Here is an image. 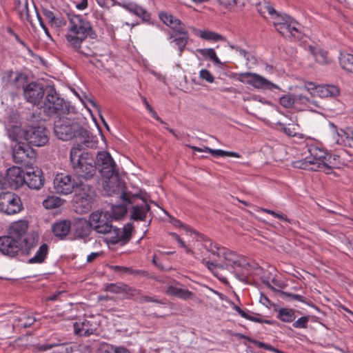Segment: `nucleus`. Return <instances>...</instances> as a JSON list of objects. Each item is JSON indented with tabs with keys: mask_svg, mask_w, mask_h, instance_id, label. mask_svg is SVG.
Segmentation results:
<instances>
[{
	"mask_svg": "<svg viewBox=\"0 0 353 353\" xmlns=\"http://www.w3.org/2000/svg\"><path fill=\"white\" fill-rule=\"evenodd\" d=\"M26 79V77L23 73L11 70L4 71L1 75V81L6 85L16 88L22 86Z\"/></svg>",
	"mask_w": 353,
	"mask_h": 353,
	"instance_id": "412c9836",
	"label": "nucleus"
},
{
	"mask_svg": "<svg viewBox=\"0 0 353 353\" xmlns=\"http://www.w3.org/2000/svg\"><path fill=\"white\" fill-rule=\"evenodd\" d=\"M335 143L344 147L353 148V129L347 131L336 132L333 136Z\"/></svg>",
	"mask_w": 353,
	"mask_h": 353,
	"instance_id": "7c9ffc66",
	"label": "nucleus"
},
{
	"mask_svg": "<svg viewBox=\"0 0 353 353\" xmlns=\"http://www.w3.org/2000/svg\"><path fill=\"white\" fill-rule=\"evenodd\" d=\"M309 51L316 63L321 65H326L331 62V59L327 56L326 51L313 46L309 47Z\"/></svg>",
	"mask_w": 353,
	"mask_h": 353,
	"instance_id": "c9c22d12",
	"label": "nucleus"
},
{
	"mask_svg": "<svg viewBox=\"0 0 353 353\" xmlns=\"http://www.w3.org/2000/svg\"><path fill=\"white\" fill-rule=\"evenodd\" d=\"M219 3L225 6H230L236 3V0H217Z\"/></svg>",
	"mask_w": 353,
	"mask_h": 353,
	"instance_id": "338daca9",
	"label": "nucleus"
},
{
	"mask_svg": "<svg viewBox=\"0 0 353 353\" xmlns=\"http://www.w3.org/2000/svg\"><path fill=\"white\" fill-rule=\"evenodd\" d=\"M280 104L285 108L291 107L294 103V99L290 95H285L280 98L279 99Z\"/></svg>",
	"mask_w": 353,
	"mask_h": 353,
	"instance_id": "5fc2aeb1",
	"label": "nucleus"
},
{
	"mask_svg": "<svg viewBox=\"0 0 353 353\" xmlns=\"http://www.w3.org/2000/svg\"><path fill=\"white\" fill-rule=\"evenodd\" d=\"M126 287L127 286L125 285H118L114 283H111L106 287V290L110 292L119 294L125 292Z\"/></svg>",
	"mask_w": 353,
	"mask_h": 353,
	"instance_id": "3c124183",
	"label": "nucleus"
},
{
	"mask_svg": "<svg viewBox=\"0 0 353 353\" xmlns=\"http://www.w3.org/2000/svg\"><path fill=\"white\" fill-rule=\"evenodd\" d=\"M196 52H199L204 59L210 60L215 64H221V62L216 55V53L213 48H201L197 49Z\"/></svg>",
	"mask_w": 353,
	"mask_h": 353,
	"instance_id": "79ce46f5",
	"label": "nucleus"
},
{
	"mask_svg": "<svg viewBox=\"0 0 353 353\" xmlns=\"http://www.w3.org/2000/svg\"><path fill=\"white\" fill-rule=\"evenodd\" d=\"M101 176L106 179L104 189L112 188V193L121 189L116 163L110 154L106 151L98 152L94 162Z\"/></svg>",
	"mask_w": 353,
	"mask_h": 353,
	"instance_id": "39448f33",
	"label": "nucleus"
},
{
	"mask_svg": "<svg viewBox=\"0 0 353 353\" xmlns=\"http://www.w3.org/2000/svg\"><path fill=\"white\" fill-rule=\"evenodd\" d=\"M150 210V205L145 202L140 205H133L130 215L131 219L134 221H145Z\"/></svg>",
	"mask_w": 353,
	"mask_h": 353,
	"instance_id": "f704fd0d",
	"label": "nucleus"
},
{
	"mask_svg": "<svg viewBox=\"0 0 353 353\" xmlns=\"http://www.w3.org/2000/svg\"><path fill=\"white\" fill-rule=\"evenodd\" d=\"M69 26L65 34L68 45L75 50L81 48L86 38L96 39L97 35L91 23L84 16L81 14H68Z\"/></svg>",
	"mask_w": 353,
	"mask_h": 353,
	"instance_id": "f03ea898",
	"label": "nucleus"
},
{
	"mask_svg": "<svg viewBox=\"0 0 353 353\" xmlns=\"http://www.w3.org/2000/svg\"><path fill=\"white\" fill-rule=\"evenodd\" d=\"M170 235L172 237L173 239H174L176 241H177L178 243L181 247H185V242L180 238V236L177 234L172 232L170 234Z\"/></svg>",
	"mask_w": 353,
	"mask_h": 353,
	"instance_id": "e2e57ef3",
	"label": "nucleus"
},
{
	"mask_svg": "<svg viewBox=\"0 0 353 353\" xmlns=\"http://www.w3.org/2000/svg\"><path fill=\"white\" fill-rule=\"evenodd\" d=\"M339 62L341 68L347 72H353V54L342 52L339 57Z\"/></svg>",
	"mask_w": 353,
	"mask_h": 353,
	"instance_id": "ea45409f",
	"label": "nucleus"
},
{
	"mask_svg": "<svg viewBox=\"0 0 353 353\" xmlns=\"http://www.w3.org/2000/svg\"><path fill=\"white\" fill-rule=\"evenodd\" d=\"M19 196L11 192L0 194V212L8 215L16 214L23 210Z\"/></svg>",
	"mask_w": 353,
	"mask_h": 353,
	"instance_id": "f8f14e48",
	"label": "nucleus"
},
{
	"mask_svg": "<svg viewBox=\"0 0 353 353\" xmlns=\"http://www.w3.org/2000/svg\"><path fill=\"white\" fill-rule=\"evenodd\" d=\"M12 157L16 163L31 168L36 159L34 150L25 143H17L12 150Z\"/></svg>",
	"mask_w": 353,
	"mask_h": 353,
	"instance_id": "9b49d317",
	"label": "nucleus"
},
{
	"mask_svg": "<svg viewBox=\"0 0 353 353\" xmlns=\"http://www.w3.org/2000/svg\"><path fill=\"white\" fill-rule=\"evenodd\" d=\"M73 228L74 235L79 239L88 237L92 228L90 220L88 221L83 218L77 219Z\"/></svg>",
	"mask_w": 353,
	"mask_h": 353,
	"instance_id": "c85d7f7f",
	"label": "nucleus"
},
{
	"mask_svg": "<svg viewBox=\"0 0 353 353\" xmlns=\"http://www.w3.org/2000/svg\"><path fill=\"white\" fill-rule=\"evenodd\" d=\"M245 319L250 320V321H253V322L263 323H266V324H268V325H271L272 323V321H270V320H263L260 317H258V316H252V315H250L249 314H247V317H245Z\"/></svg>",
	"mask_w": 353,
	"mask_h": 353,
	"instance_id": "4d7b16f0",
	"label": "nucleus"
},
{
	"mask_svg": "<svg viewBox=\"0 0 353 353\" xmlns=\"http://www.w3.org/2000/svg\"><path fill=\"white\" fill-rule=\"evenodd\" d=\"M5 129L9 139L12 141H19L21 139L25 140L26 130L21 128L19 115L17 112H11L3 119Z\"/></svg>",
	"mask_w": 353,
	"mask_h": 353,
	"instance_id": "ddd939ff",
	"label": "nucleus"
},
{
	"mask_svg": "<svg viewBox=\"0 0 353 353\" xmlns=\"http://www.w3.org/2000/svg\"><path fill=\"white\" fill-rule=\"evenodd\" d=\"M277 318L283 322L291 323L296 319L295 311L290 308H280L278 310Z\"/></svg>",
	"mask_w": 353,
	"mask_h": 353,
	"instance_id": "a19ab883",
	"label": "nucleus"
},
{
	"mask_svg": "<svg viewBox=\"0 0 353 353\" xmlns=\"http://www.w3.org/2000/svg\"><path fill=\"white\" fill-rule=\"evenodd\" d=\"M208 152H210L214 157H230L240 158L241 155L236 152L225 151L221 149L207 148Z\"/></svg>",
	"mask_w": 353,
	"mask_h": 353,
	"instance_id": "09e8293b",
	"label": "nucleus"
},
{
	"mask_svg": "<svg viewBox=\"0 0 353 353\" xmlns=\"http://www.w3.org/2000/svg\"><path fill=\"white\" fill-rule=\"evenodd\" d=\"M14 329L21 330L30 327L36 321L34 316L25 312H16L10 316Z\"/></svg>",
	"mask_w": 353,
	"mask_h": 353,
	"instance_id": "6ab92c4d",
	"label": "nucleus"
},
{
	"mask_svg": "<svg viewBox=\"0 0 353 353\" xmlns=\"http://www.w3.org/2000/svg\"><path fill=\"white\" fill-rule=\"evenodd\" d=\"M41 108L43 112L50 117L57 116L59 117L69 112L68 103L60 97L54 86L52 85L46 87V97Z\"/></svg>",
	"mask_w": 353,
	"mask_h": 353,
	"instance_id": "0eeeda50",
	"label": "nucleus"
},
{
	"mask_svg": "<svg viewBox=\"0 0 353 353\" xmlns=\"http://www.w3.org/2000/svg\"><path fill=\"white\" fill-rule=\"evenodd\" d=\"M73 327L74 334L80 336H89L97 331L96 324L86 319L74 323Z\"/></svg>",
	"mask_w": 353,
	"mask_h": 353,
	"instance_id": "393cba45",
	"label": "nucleus"
},
{
	"mask_svg": "<svg viewBox=\"0 0 353 353\" xmlns=\"http://www.w3.org/2000/svg\"><path fill=\"white\" fill-rule=\"evenodd\" d=\"M159 18L162 22L174 30L175 34L187 32L185 25L181 20L175 18L172 14L166 12H161Z\"/></svg>",
	"mask_w": 353,
	"mask_h": 353,
	"instance_id": "cd10ccee",
	"label": "nucleus"
},
{
	"mask_svg": "<svg viewBox=\"0 0 353 353\" xmlns=\"http://www.w3.org/2000/svg\"><path fill=\"white\" fill-rule=\"evenodd\" d=\"M70 160L74 174L85 180L92 179L97 170L92 155L85 152L79 144L74 145L70 150Z\"/></svg>",
	"mask_w": 353,
	"mask_h": 353,
	"instance_id": "7ed1b4c3",
	"label": "nucleus"
},
{
	"mask_svg": "<svg viewBox=\"0 0 353 353\" xmlns=\"http://www.w3.org/2000/svg\"><path fill=\"white\" fill-rule=\"evenodd\" d=\"M264 8L265 9V10L268 12V14L272 17H274V20H277L278 19V17H281L283 14H281L279 13H278L275 10L274 8L271 6L269 4H266L265 6H264Z\"/></svg>",
	"mask_w": 353,
	"mask_h": 353,
	"instance_id": "13d9d810",
	"label": "nucleus"
},
{
	"mask_svg": "<svg viewBox=\"0 0 353 353\" xmlns=\"http://www.w3.org/2000/svg\"><path fill=\"white\" fill-rule=\"evenodd\" d=\"M37 19L39 22V25L42 28V29L44 30L45 33L47 34V35H49V32H48V28L46 26V25L44 24L43 21V19L41 18V17L40 16V14L39 13H37Z\"/></svg>",
	"mask_w": 353,
	"mask_h": 353,
	"instance_id": "0e129e2a",
	"label": "nucleus"
},
{
	"mask_svg": "<svg viewBox=\"0 0 353 353\" xmlns=\"http://www.w3.org/2000/svg\"><path fill=\"white\" fill-rule=\"evenodd\" d=\"M25 140L34 146L45 145L49 140L48 132L43 125H32L26 130Z\"/></svg>",
	"mask_w": 353,
	"mask_h": 353,
	"instance_id": "2eb2a0df",
	"label": "nucleus"
},
{
	"mask_svg": "<svg viewBox=\"0 0 353 353\" xmlns=\"http://www.w3.org/2000/svg\"><path fill=\"white\" fill-rule=\"evenodd\" d=\"M165 293L168 296H175L183 300L192 299L194 296L191 291L181 288L179 283L169 285Z\"/></svg>",
	"mask_w": 353,
	"mask_h": 353,
	"instance_id": "c756f323",
	"label": "nucleus"
},
{
	"mask_svg": "<svg viewBox=\"0 0 353 353\" xmlns=\"http://www.w3.org/2000/svg\"><path fill=\"white\" fill-rule=\"evenodd\" d=\"M66 25V21L61 17L55 16L52 27L61 28Z\"/></svg>",
	"mask_w": 353,
	"mask_h": 353,
	"instance_id": "bf43d9fd",
	"label": "nucleus"
},
{
	"mask_svg": "<svg viewBox=\"0 0 353 353\" xmlns=\"http://www.w3.org/2000/svg\"><path fill=\"white\" fill-rule=\"evenodd\" d=\"M56 192L61 194L67 195L76 191L75 201L81 200L87 202L90 199V186L83 183H77L69 174L64 173L57 174L53 181Z\"/></svg>",
	"mask_w": 353,
	"mask_h": 353,
	"instance_id": "20e7f679",
	"label": "nucleus"
},
{
	"mask_svg": "<svg viewBox=\"0 0 353 353\" xmlns=\"http://www.w3.org/2000/svg\"><path fill=\"white\" fill-rule=\"evenodd\" d=\"M200 77L202 79H205L208 83L214 82V78L212 74L206 69H203L200 71Z\"/></svg>",
	"mask_w": 353,
	"mask_h": 353,
	"instance_id": "6e6d98bb",
	"label": "nucleus"
},
{
	"mask_svg": "<svg viewBox=\"0 0 353 353\" xmlns=\"http://www.w3.org/2000/svg\"><path fill=\"white\" fill-rule=\"evenodd\" d=\"M43 14L51 26L55 18V15L53 12L48 9H43Z\"/></svg>",
	"mask_w": 353,
	"mask_h": 353,
	"instance_id": "052dcab7",
	"label": "nucleus"
},
{
	"mask_svg": "<svg viewBox=\"0 0 353 353\" xmlns=\"http://www.w3.org/2000/svg\"><path fill=\"white\" fill-rule=\"evenodd\" d=\"M28 228V223L25 220L13 222L8 229V236L19 240V242L27 243V239H23Z\"/></svg>",
	"mask_w": 353,
	"mask_h": 353,
	"instance_id": "4be33fe9",
	"label": "nucleus"
},
{
	"mask_svg": "<svg viewBox=\"0 0 353 353\" xmlns=\"http://www.w3.org/2000/svg\"><path fill=\"white\" fill-rule=\"evenodd\" d=\"M63 200L57 196H48L43 201V205L46 209H54L60 207Z\"/></svg>",
	"mask_w": 353,
	"mask_h": 353,
	"instance_id": "49530a36",
	"label": "nucleus"
},
{
	"mask_svg": "<svg viewBox=\"0 0 353 353\" xmlns=\"http://www.w3.org/2000/svg\"><path fill=\"white\" fill-rule=\"evenodd\" d=\"M113 5L119 6L130 13L136 15L142 19L144 21H148L150 19V13L143 7L137 5V3L132 1H123L121 2L116 1L112 0Z\"/></svg>",
	"mask_w": 353,
	"mask_h": 353,
	"instance_id": "aec40b11",
	"label": "nucleus"
},
{
	"mask_svg": "<svg viewBox=\"0 0 353 353\" xmlns=\"http://www.w3.org/2000/svg\"><path fill=\"white\" fill-rule=\"evenodd\" d=\"M81 126L67 117H59L54 122V133L57 137L63 141H68L79 134Z\"/></svg>",
	"mask_w": 353,
	"mask_h": 353,
	"instance_id": "9d476101",
	"label": "nucleus"
},
{
	"mask_svg": "<svg viewBox=\"0 0 353 353\" xmlns=\"http://www.w3.org/2000/svg\"><path fill=\"white\" fill-rule=\"evenodd\" d=\"M299 100L301 103L304 104L308 110L312 112H318L319 110H323V108L319 105L316 101L311 99L305 96L299 95Z\"/></svg>",
	"mask_w": 353,
	"mask_h": 353,
	"instance_id": "37998d69",
	"label": "nucleus"
},
{
	"mask_svg": "<svg viewBox=\"0 0 353 353\" xmlns=\"http://www.w3.org/2000/svg\"><path fill=\"white\" fill-rule=\"evenodd\" d=\"M88 0H80L79 2L76 3V8L79 10H83L87 8Z\"/></svg>",
	"mask_w": 353,
	"mask_h": 353,
	"instance_id": "680f3d73",
	"label": "nucleus"
},
{
	"mask_svg": "<svg viewBox=\"0 0 353 353\" xmlns=\"http://www.w3.org/2000/svg\"><path fill=\"white\" fill-rule=\"evenodd\" d=\"M309 85L312 87L309 89H314L315 93L321 98L334 97L339 94L340 90L338 86L331 84L314 85L310 83Z\"/></svg>",
	"mask_w": 353,
	"mask_h": 353,
	"instance_id": "bb28decb",
	"label": "nucleus"
},
{
	"mask_svg": "<svg viewBox=\"0 0 353 353\" xmlns=\"http://www.w3.org/2000/svg\"><path fill=\"white\" fill-rule=\"evenodd\" d=\"M172 39V41L174 42L175 45L178 47L179 56H181L189 39L188 32H182L181 33H179L175 35L170 34L168 39L171 40Z\"/></svg>",
	"mask_w": 353,
	"mask_h": 353,
	"instance_id": "e433bc0d",
	"label": "nucleus"
},
{
	"mask_svg": "<svg viewBox=\"0 0 353 353\" xmlns=\"http://www.w3.org/2000/svg\"><path fill=\"white\" fill-rule=\"evenodd\" d=\"M273 23L276 30L285 38L292 39L301 37V25L287 14L279 17Z\"/></svg>",
	"mask_w": 353,
	"mask_h": 353,
	"instance_id": "1a4fd4ad",
	"label": "nucleus"
},
{
	"mask_svg": "<svg viewBox=\"0 0 353 353\" xmlns=\"http://www.w3.org/2000/svg\"><path fill=\"white\" fill-rule=\"evenodd\" d=\"M79 139V145L83 144L86 148H97L98 144L97 138L93 136L88 130L81 128L79 133L76 137Z\"/></svg>",
	"mask_w": 353,
	"mask_h": 353,
	"instance_id": "473e14b6",
	"label": "nucleus"
},
{
	"mask_svg": "<svg viewBox=\"0 0 353 353\" xmlns=\"http://www.w3.org/2000/svg\"><path fill=\"white\" fill-rule=\"evenodd\" d=\"M220 259L223 258L225 269L230 270L239 281H245L251 275V265L243 256L234 252L223 247L221 248Z\"/></svg>",
	"mask_w": 353,
	"mask_h": 353,
	"instance_id": "423d86ee",
	"label": "nucleus"
},
{
	"mask_svg": "<svg viewBox=\"0 0 353 353\" xmlns=\"http://www.w3.org/2000/svg\"><path fill=\"white\" fill-rule=\"evenodd\" d=\"M308 321V316H301L293 323V327L295 328H306Z\"/></svg>",
	"mask_w": 353,
	"mask_h": 353,
	"instance_id": "864d4df0",
	"label": "nucleus"
},
{
	"mask_svg": "<svg viewBox=\"0 0 353 353\" xmlns=\"http://www.w3.org/2000/svg\"><path fill=\"white\" fill-rule=\"evenodd\" d=\"M89 220L92 229L99 234L104 235V241L108 244L119 243L125 245L130 241L132 236L133 225L125 224L122 230L112 225V216L108 211H95L90 215Z\"/></svg>",
	"mask_w": 353,
	"mask_h": 353,
	"instance_id": "f257e3e1",
	"label": "nucleus"
},
{
	"mask_svg": "<svg viewBox=\"0 0 353 353\" xmlns=\"http://www.w3.org/2000/svg\"><path fill=\"white\" fill-rule=\"evenodd\" d=\"M17 11L22 20L30 21L28 0H25L23 3L19 1Z\"/></svg>",
	"mask_w": 353,
	"mask_h": 353,
	"instance_id": "de8ad7c7",
	"label": "nucleus"
},
{
	"mask_svg": "<svg viewBox=\"0 0 353 353\" xmlns=\"http://www.w3.org/2000/svg\"><path fill=\"white\" fill-rule=\"evenodd\" d=\"M49 251V247L46 243H43L37 250L34 255L28 259L30 264L42 263L45 261Z\"/></svg>",
	"mask_w": 353,
	"mask_h": 353,
	"instance_id": "4c0bfd02",
	"label": "nucleus"
},
{
	"mask_svg": "<svg viewBox=\"0 0 353 353\" xmlns=\"http://www.w3.org/2000/svg\"><path fill=\"white\" fill-rule=\"evenodd\" d=\"M277 125H279L284 133L289 137H298L299 138L303 137L302 134L296 132V127H299L298 124H289L285 125L284 123L279 122Z\"/></svg>",
	"mask_w": 353,
	"mask_h": 353,
	"instance_id": "a18cd8bd",
	"label": "nucleus"
},
{
	"mask_svg": "<svg viewBox=\"0 0 353 353\" xmlns=\"http://www.w3.org/2000/svg\"><path fill=\"white\" fill-rule=\"evenodd\" d=\"M307 151L313 165L316 167V170H323L327 173L332 168L335 166L334 161L335 157L327 153V150L319 143H311L307 145Z\"/></svg>",
	"mask_w": 353,
	"mask_h": 353,
	"instance_id": "6e6552de",
	"label": "nucleus"
},
{
	"mask_svg": "<svg viewBox=\"0 0 353 353\" xmlns=\"http://www.w3.org/2000/svg\"><path fill=\"white\" fill-rule=\"evenodd\" d=\"M71 230V222L69 220H61L54 223L52 230L55 236L63 239Z\"/></svg>",
	"mask_w": 353,
	"mask_h": 353,
	"instance_id": "2f4dec72",
	"label": "nucleus"
},
{
	"mask_svg": "<svg viewBox=\"0 0 353 353\" xmlns=\"http://www.w3.org/2000/svg\"><path fill=\"white\" fill-rule=\"evenodd\" d=\"M101 255L99 252H92L87 256V262L90 263Z\"/></svg>",
	"mask_w": 353,
	"mask_h": 353,
	"instance_id": "774afa93",
	"label": "nucleus"
},
{
	"mask_svg": "<svg viewBox=\"0 0 353 353\" xmlns=\"http://www.w3.org/2000/svg\"><path fill=\"white\" fill-rule=\"evenodd\" d=\"M237 79L240 82L250 85L256 89L272 90L273 88H278L276 85L256 73L249 72L239 73Z\"/></svg>",
	"mask_w": 353,
	"mask_h": 353,
	"instance_id": "4468645a",
	"label": "nucleus"
},
{
	"mask_svg": "<svg viewBox=\"0 0 353 353\" xmlns=\"http://www.w3.org/2000/svg\"><path fill=\"white\" fill-rule=\"evenodd\" d=\"M114 353H131L129 350L122 346L114 345Z\"/></svg>",
	"mask_w": 353,
	"mask_h": 353,
	"instance_id": "69168bd1",
	"label": "nucleus"
},
{
	"mask_svg": "<svg viewBox=\"0 0 353 353\" xmlns=\"http://www.w3.org/2000/svg\"><path fill=\"white\" fill-rule=\"evenodd\" d=\"M195 259L201 261V263L203 264L210 272H211L214 276L217 277L220 281L225 280V277L221 276L218 270H225V265L222 263L207 261L201 256H195Z\"/></svg>",
	"mask_w": 353,
	"mask_h": 353,
	"instance_id": "72a5a7b5",
	"label": "nucleus"
},
{
	"mask_svg": "<svg viewBox=\"0 0 353 353\" xmlns=\"http://www.w3.org/2000/svg\"><path fill=\"white\" fill-rule=\"evenodd\" d=\"M196 35L201 38L202 39L208 40V41H226L228 46L232 49L235 50L236 52H239V55L243 57V58L246 59L247 60H249V57L248 56V52L245 50L241 49L239 46H235L230 43L227 41L225 37L222 36L221 34L210 31V30H197V33H196Z\"/></svg>",
	"mask_w": 353,
	"mask_h": 353,
	"instance_id": "dca6fc26",
	"label": "nucleus"
},
{
	"mask_svg": "<svg viewBox=\"0 0 353 353\" xmlns=\"http://www.w3.org/2000/svg\"><path fill=\"white\" fill-rule=\"evenodd\" d=\"M261 211L266 212L281 221H283L288 222L289 223H292V221L290 219H288V216L283 213L277 212L274 210L266 209V208H261Z\"/></svg>",
	"mask_w": 353,
	"mask_h": 353,
	"instance_id": "8fccbe9b",
	"label": "nucleus"
},
{
	"mask_svg": "<svg viewBox=\"0 0 353 353\" xmlns=\"http://www.w3.org/2000/svg\"><path fill=\"white\" fill-rule=\"evenodd\" d=\"M97 353H114V345L105 342L101 343L97 348Z\"/></svg>",
	"mask_w": 353,
	"mask_h": 353,
	"instance_id": "603ef678",
	"label": "nucleus"
},
{
	"mask_svg": "<svg viewBox=\"0 0 353 353\" xmlns=\"http://www.w3.org/2000/svg\"><path fill=\"white\" fill-rule=\"evenodd\" d=\"M22 248V243L8 235L0 237V252L7 256H14Z\"/></svg>",
	"mask_w": 353,
	"mask_h": 353,
	"instance_id": "a211bd4d",
	"label": "nucleus"
},
{
	"mask_svg": "<svg viewBox=\"0 0 353 353\" xmlns=\"http://www.w3.org/2000/svg\"><path fill=\"white\" fill-rule=\"evenodd\" d=\"M108 192V195H111L112 193V190L110 189L105 190ZM121 191V197L125 202V204H120L117 205H113L112 207V210L110 214L112 216V219H114L115 220H119L123 218L127 213V207L126 205L130 203V201L127 198V194L123 191V185H121V189L119 191H117L114 194H119Z\"/></svg>",
	"mask_w": 353,
	"mask_h": 353,
	"instance_id": "5701e85b",
	"label": "nucleus"
},
{
	"mask_svg": "<svg viewBox=\"0 0 353 353\" xmlns=\"http://www.w3.org/2000/svg\"><path fill=\"white\" fill-rule=\"evenodd\" d=\"M24 172L19 167H12L8 170L7 177L10 187L17 189L25 183Z\"/></svg>",
	"mask_w": 353,
	"mask_h": 353,
	"instance_id": "b1692460",
	"label": "nucleus"
},
{
	"mask_svg": "<svg viewBox=\"0 0 353 353\" xmlns=\"http://www.w3.org/2000/svg\"><path fill=\"white\" fill-rule=\"evenodd\" d=\"M296 168L316 171V167L313 165L310 157L307 156L305 159L295 161L292 163Z\"/></svg>",
	"mask_w": 353,
	"mask_h": 353,
	"instance_id": "c03bdc74",
	"label": "nucleus"
},
{
	"mask_svg": "<svg viewBox=\"0 0 353 353\" xmlns=\"http://www.w3.org/2000/svg\"><path fill=\"white\" fill-rule=\"evenodd\" d=\"M25 183L31 189L38 190L43 185L42 172L39 168L27 171L25 176Z\"/></svg>",
	"mask_w": 353,
	"mask_h": 353,
	"instance_id": "a878e982",
	"label": "nucleus"
},
{
	"mask_svg": "<svg viewBox=\"0 0 353 353\" xmlns=\"http://www.w3.org/2000/svg\"><path fill=\"white\" fill-rule=\"evenodd\" d=\"M45 91L43 87L35 82L28 83L23 89L26 100L34 105H39L43 98Z\"/></svg>",
	"mask_w": 353,
	"mask_h": 353,
	"instance_id": "f3484780",
	"label": "nucleus"
},
{
	"mask_svg": "<svg viewBox=\"0 0 353 353\" xmlns=\"http://www.w3.org/2000/svg\"><path fill=\"white\" fill-rule=\"evenodd\" d=\"M201 239L202 247L204 249H205L211 254L217 257H220L221 248H223V246L216 242H214L212 240L208 239L206 236H201Z\"/></svg>",
	"mask_w": 353,
	"mask_h": 353,
	"instance_id": "58836bf2",
	"label": "nucleus"
}]
</instances>
